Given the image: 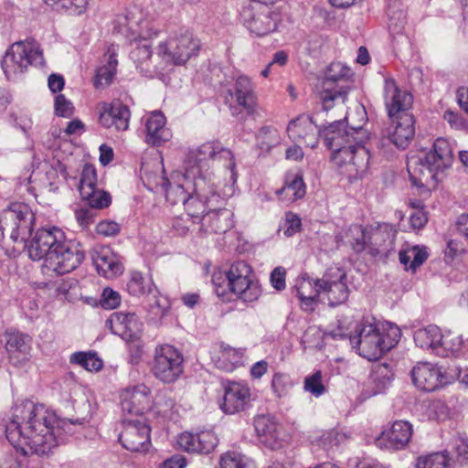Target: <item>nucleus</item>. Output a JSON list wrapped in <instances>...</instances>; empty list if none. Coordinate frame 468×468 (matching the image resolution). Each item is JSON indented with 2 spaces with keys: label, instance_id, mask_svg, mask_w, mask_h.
<instances>
[{
  "label": "nucleus",
  "instance_id": "f257e3e1",
  "mask_svg": "<svg viewBox=\"0 0 468 468\" xmlns=\"http://www.w3.org/2000/svg\"><path fill=\"white\" fill-rule=\"evenodd\" d=\"M67 425L68 422L59 420L44 404L26 399L12 408V415L5 424V437L25 455L45 456L64 441L63 431Z\"/></svg>",
  "mask_w": 468,
  "mask_h": 468
},
{
  "label": "nucleus",
  "instance_id": "f03ea898",
  "mask_svg": "<svg viewBox=\"0 0 468 468\" xmlns=\"http://www.w3.org/2000/svg\"><path fill=\"white\" fill-rule=\"evenodd\" d=\"M26 248L31 260H43V266L58 275L72 271L84 259L80 243L68 240L57 227L38 229Z\"/></svg>",
  "mask_w": 468,
  "mask_h": 468
},
{
  "label": "nucleus",
  "instance_id": "7ed1b4c3",
  "mask_svg": "<svg viewBox=\"0 0 468 468\" xmlns=\"http://www.w3.org/2000/svg\"><path fill=\"white\" fill-rule=\"evenodd\" d=\"M320 98L324 111L337 107L342 112H345V121L347 126L344 127L341 121H335L324 128L325 143L332 151V161L344 175L345 165L354 162L353 157L349 155H354L356 149V143L352 140V137H356V133H353L351 130L353 122L349 121V114L346 112L345 106L347 90H326L321 92Z\"/></svg>",
  "mask_w": 468,
  "mask_h": 468
},
{
  "label": "nucleus",
  "instance_id": "20e7f679",
  "mask_svg": "<svg viewBox=\"0 0 468 468\" xmlns=\"http://www.w3.org/2000/svg\"><path fill=\"white\" fill-rule=\"evenodd\" d=\"M452 161L450 142L444 138H438L429 151L410 155L407 169L412 184L424 186L441 180V175L452 166Z\"/></svg>",
  "mask_w": 468,
  "mask_h": 468
},
{
  "label": "nucleus",
  "instance_id": "39448f33",
  "mask_svg": "<svg viewBox=\"0 0 468 468\" xmlns=\"http://www.w3.org/2000/svg\"><path fill=\"white\" fill-rule=\"evenodd\" d=\"M189 168L187 171L194 170L196 176L206 175L207 182H215V176L208 170L209 167L224 168L225 188L231 191L238 177L236 171V162L232 152L225 148L218 142H207L193 149L187 155Z\"/></svg>",
  "mask_w": 468,
  "mask_h": 468
},
{
  "label": "nucleus",
  "instance_id": "423d86ee",
  "mask_svg": "<svg viewBox=\"0 0 468 468\" xmlns=\"http://www.w3.org/2000/svg\"><path fill=\"white\" fill-rule=\"evenodd\" d=\"M356 334L350 335V342L358 354L368 359L377 360L394 347L400 339V329L394 324H376L368 320L356 325Z\"/></svg>",
  "mask_w": 468,
  "mask_h": 468
},
{
  "label": "nucleus",
  "instance_id": "0eeeda50",
  "mask_svg": "<svg viewBox=\"0 0 468 468\" xmlns=\"http://www.w3.org/2000/svg\"><path fill=\"white\" fill-rule=\"evenodd\" d=\"M147 28L148 22L137 8L128 10L125 15L120 16L116 20L115 29L126 37H134L130 57L137 68L147 62L152 56L150 40L142 37Z\"/></svg>",
  "mask_w": 468,
  "mask_h": 468
},
{
  "label": "nucleus",
  "instance_id": "6e6552de",
  "mask_svg": "<svg viewBox=\"0 0 468 468\" xmlns=\"http://www.w3.org/2000/svg\"><path fill=\"white\" fill-rule=\"evenodd\" d=\"M44 58L39 45L34 39L15 42L2 59V69L8 80H15L31 65L41 66Z\"/></svg>",
  "mask_w": 468,
  "mask_h": 468
},
{
  "label": "nucleus",
  "instance_id": "1a4fd4ad",
  "mask_svg": "<svg viewBox=\"0 0 468 468\" xmlns=\"http://www.w3.org/2000/svg\"><path fill=\"white\" fill-rule=\"evenodd\" d=\"M35 214L24 203H13L0 214V232L8 233L14 242L26 243L35 226Z\"/></svg>",
  "mask_w": 468,
  "mask_h": 468
},
{
  "label": "nucleus",
  "instance_id": "9d476101",
  "mask_svg": "<svg viewBox=\"0 0 468 468\" xmlns=\"http://www.w3.org/2000/svg\"><path fill=\"white\" fill-rule=\"evenodd\" d=\"M230 291L245 303H254L261 295V286L255 278L251 267L245 261L233 262L226 272Z\"/></svg>",
  "mask_w": 468,
  "mask_h": 468
},
{
  "label": "nucleus",
  "instance_id": "9b49d317",
  "mask_svg": "<svg viewBox=\"0 0 468 468\" xmlns=\"http://www.w3.org/2000/svg\"><path fill=\"white\" fill-rule=\"evenodd\" d=\"M219 182H208L207 197H201L197 191L190 190L187 194L186 191L176 189L179 192V198H174V202H182L187 215L191 218H199L208 211L209 209H215L225 206L226 197L233 193V189L230 191L229 188L224 190L223 193H219L218 190Z\"/></svg>",
  "mask_w": 468,
  "mask_h": 468
},
{
  "label": "nucleus",
  "instance_id": "f8f14e48",
  "mask_svg": "<svg viewBox=\"0 0 468 468\" xmlns=\"http://www.w3.org/2000/svg\"><path fill=\"white\" fill-rule=\"evenodd\" d=\"M239 16L246 28L257 37L274 32L281 21L278 12L271 10L268 5L260 3H250L244 5Z\"/></svg>",
  "mask_w": 468,
  "mask_h": 468
},
{
  "label": "nucleus",
  "instance_id": "ddd939ff",
  "mask_svg": "<svg viewBox=\"0 0 468 468\" xmlns=\"http://www.w3.org/2000/svg\"><path fill=\"white\" fill-rule=\"evenodd\" d=\"M199 41L193 37L188 31L169 37L158 46L157 54L169 64H185L192 56H196L199 50Z\"/></svg>",
  "mask_w": 468,
  "mask_h": 468
},
{
  "label": "nucleus",
  "instance_id": "4468645a",
  "mask_svg": "<svg viewBox=\"0 0 468 468\" xmlns=\"http://www.w3.org/2000/svg\"><path fill=\"white\" fill-rule=\"evenodd\" d=\"M183 362L184 357L176 347L159 346L154 350L152 373L163 383H174L183 373Z\"/></svg>",
  "mask_w": 468,
  "mask_h": 468
},
{
  "label": "nucleus",
  "instance_id": "2eb2a0df",
  "mask_svg": "<svg viewBox=\"0 0 468 468\" xmlns=\"http://www.w3.org/2000/svg\"><path fill=\"white\" fill-rule=\"evenodd\" d=\"M358 114L360 115V123H351L352 133H356V137H352V140L354 143H356L355 154L350 155L353 157L354 162L351 165H346L344 170V176L349 180L362 179L367 176L369 169L370 154L364 145L368 140V134L362 128V123H364L366 118V111L363 107H358Z\"/></svg>",
  "mask_w": 468,
  "mask_h": 468
},
{
  "label": "nucleus",
  "instance_id": "dca6fc26",
  "mask_svg": "<svg viewBox=\"0 0 468 468\" xmlns=\"http://www.w3.org/2000/svg\"><path fill=\"white\" fill-rule=\"evenodd\" d=\"M151 429L142 417L134 420H125L119 441L128 451L133 452H145L151 446Z\"/></svg>",
  "mask_w": 468,
  "mask_h": 468
},
{
  "label": "nucleus",
  "instance_id": "f3484780",
  "mask_svg": "<svg viewBox=\"0 0 468 468\" xmlns=\"http://www.w3.org/2000/svg\"><path fill=\"white\" fill-rule=\"evenodd\" d=\"M225 99L233 115L238 114L240 110L252 113L256 97L250 80L247 76H239L232 87L228 89Z\"/></svg>",
  "mask_w": 468,
  "mask_h": 468
},
{
  "label": "nucleus",
  "instance_id": "a211bd4d",
  "mask_svg": "<svg viewBox=\"0 0 468 468\" xmlns=\"http://www.w3.org/2000/svg\"><path fill=\"white\" fill-rule=\"evenodd\" d=\"M112 334L131 343V347L136 348V356H141V342L139 341V324L133 313L115 312L106 321Z\"/></svg>",
  "mask_w": 468,
  "mask_h": 468
},
{
  "label": "nucleus",
  "instance_id": "6ab92c4d",
  "mask_svg": "<svg viewBox=\"0 0 468 468\" xmlns=\"http://www.w3.org/2000/svg\"><path fill=\"white\" fill-rule=\"evenodd\" d=\"M176 180L173 184L169 182L165 190L161 192L165 194L166 201L171 205L174 206L179 203L173 201V197L174 198H179V192L176 189L186 191L187 194L190 190L197 191L201 197H208L207 194L210 190L208 189L206 175L196 176L195 171L191 170L186 171L185 175H176Z\"/></svg>",
  "mask_w": 468,
  "mask_h": 468
},
{
  "label": "nucleus",
  "instance_id": "aec40b11",
  "mask_svg": "<svg viewBox=\"0 0 468 468\" xmlns=\"http://www.w3.org/2000/svg\"><path fill=\"white\" fill-rule=\"evenodd\" d=\"M79 191L91 207L103 208L111 203V196L97 188V172L91 165H85L82 168Z\"/></svg>",
  "mask_w": 468,
  "mask_h": 468
},
{
  "label": "nucleus",
  "instance_id": "412c9836",
  "mask_svg": "<svg viewBox=\"0 0 468 468\" xmlns=\"http://www.w3.org/2000/svg\"><path fill=\"white\" fill-rule=\"evenodd\" d=\"M384 101L388 119L412 114L410 112L413 103L412 95L407 90H400L394 80H385Z\"/></svg>",
  "mask_w": 468,
  "mask_h": 468
},
{
  "label": "nucleus",
  "instance_id": "4be33fe9",
  "mask_svg": "<svg viewBox=\"0 0 468 468\" xmlns=\"http://www.w3.org/2000/svg\"><path fill=\"white\" fill-rule=\"evenodd\" d=\"M224 397L221 410L228 414H235L247 409L250 402L251 391L244 382L227 381L223 383Z\"/></svg>",
  "mask_w": 468,
  "mask_h": 468
},
{
  "label": "nucleus",
  "instance_id": "5701e85b",
  "mask_svg": "<svg viewBox=\"0 0 468 468\" xmlns=\"http://www.w3.org/2000/svg\"><path fill=\"white\" fill-rule=\"evenodd\" d=\"M121 406L123 411L142 416L152 407L151 389L144 384L125 388L121 395Z\"/></svg>",
  "mask_w": 468,
  "mask_h": 468
},
{
  "label": "nucleus",
  "instance_id": "b1692460",
  "mask_svg": "<svg viewBox=\"0 0 468 468\" xmlns=\"http://www.w3.org/2000/svg\"><path fill=\"white\" fill-rule=\"evenodd\" d=\"M346 272L340 268L329 269L322 278V292L327 293L330 305L345 303L349 294Z\"/></svg>",
  "mask_w": 468,
  "mask_h": 468
},
{
  "label": "nucleus",
  "instance_id": "393cba45",
  "mask_svg": "<svg viewBox=\"0 0 468 468\" xmlns=\"http://www.w3.org/2000/svg\"><path fill=\"white\" fill-rule=\"evenodd\" d=\"M390 123L385 130V135L398 148L405 149L415 134V119L413 114L389 119Z\"/></svg>",
  "mask_w": 468,
  "mask_h": 468
},
{
  "label": "nucleus",
  "instance_id": "a878e982",
  "mask_svg": "<svg viewBox=\"0 0 468 468\" xmlns=\"http://www.w3.org/2000/svg\"><path fill=\"white\" fill-rule=\"evenodd\" d=\"M130 111L121 101L103 102L101 105L99 121L108 129L125 131L129 127Z\"/></svg>",
  "mask_w": 468,
  "mask_h": 468
},
{
  "label": "nucleus",
  "instance_id": "bb28decb",
  "mask_svg": "<svg viewBox=\"0 0 468 468\" xmlns=\"http://www.w3.org/2000/svg\"><path fill=\"white\" fill-rule=\"evenodd\" d=\"M289 138L298 144L314 148L318 144V130L309 116L301 115L287 126Z\"/></svg>",
  "mask_w": 468,
  "mask_h": 468
},
{
  "label": "nucleus",
  "instance_id": "cd10ccee",
  "mask_svg": "<svg viewBox=\"0 0 468 468\" xmlns=\"http://www.w3.org/2000/svg\"><path fill=\"white\" fill-rule=\"evenodd\" d=\"M211 359L218 369L232 372L245 364L247 360L246 349L236 348L221 343L215 347Z\"/></svg>",
  "mask_w": 468,
  "mask_h": 468
},
{
  "label": "nucleus",
  "instance_id": "c85d7f7f",
  "mask_svg": "<svg viewBox=\"0 0 468 468\" xmlns=\"http://www.w3.org/2000/svg\"><path fill=\"white\" fill-rule=\"evenodd\" d=\"M412 435L411 425L408 421H395L388 430L377 439L379 447L399 450L405 447Z\"/></svg>",
  "mask_w": 468,
  "mask_h": 468
},
{
  "label": "nucleus",
  "instance_id": "c756f323",
  "mask_svg": "<svg viewBox=\"0 0 468 468\" xmlns=\"http://www.w3.org/2000/svg\"><path fill=\"white\" fill-rule=\"evenodd\" d=\"M440 368L431 363H418L411 370L413 384L424 391H433L442 384Z\"/></svg>",
  "mask_w": 468,
  "mask_h": 468
},
{
  "label": "nucleus",
  "instance_id": "7c9ffc66",
  "mask_svg": "<svg viewBox=\"0 0 468 468\" xmlns=\"http://www.w3.org/2000/svg\"><path fill=\"white\" fill-rule=\"evenodd\" d=\"M224 207L209 209L203 215L200 222L205 231L220 234L226 233L233 227V213Z\"/></svg>",
  "mask_w": 468,
  "mask_h": 468
},
{
  "label": "nucleus",
  "instance_id": "2f4dec72",
  "mask_svg": "<svg viewBox=\"0 0 468 468\" xmlns=\"http://www.w3.org/2000/svg\"><path fill=\"white\" fill-rule=\"evenodd\" d=\"M91 258L98 272L106 278H112L122 272V265L108 247L94 249Z\"/></svg>",
  "mask_w": 468,
  "mask_h": 468
},
{
  "label": "nucleus",
  "instance_id": "473e14b6",
  "mask_svg": "<svg viewBox=\"0 0 468 468\" xmlns=\"http://www.w3.org/2000/svg\"><path fill=\"white\" fill-rule=\"evenodd\" d=\"M165 123V117L161 112H154L146 119L145 141L148 144L160 145L172 138V133Z\"/></svg>",
  "mask_w": 468,
  "mask_h": 468
},
{
  "label": "nucleus",
  "instance_id": "72a5a7b5",
  "mask_svg": "<svg viewBox=\"0 0 468 468\" xmlns=\"http://www.w3.org/2000/svg\"><path fill=\"white\" fill-rule=\"evenodd\" d=\"M254 427L261 441L271 449L280 447V424L274 417L260 415L254 420Z\"/></svg>",
  "mask_w": 468,
  "mask_h": 468
},
{
  "label": "nucleus",
  "instance_id": "f704fd0d",
  "mask_svg": "<svg viewBox=\"0 0 468 468\" xmlns=\"http://www.w3.org/2000/svg\"><path fill=\"white\" fill-rule=\"evenodd\" d=\"M322 279L313 280L306 276L297 279L295 289L301 301L302 308L313 310L316 298L322 293Z\"/></svg>",
  "mask_w": 468,
  "mask_h": 468
},
{
  "label": "nucleus",
  "instance_id": "c9c22d12",
  "mask_svg": "<svg viewBox=\"0 0 468 468\" xmlns=\"http://www.w3.org/2000/svg\"><path fill=\"white\" fill-rule=\"evenodd\" d=\"M142 180L144 185L151 191L162 192L169 183L168 179L165 176L163 164L159 161H154L153 164L143 163L142 165Z\"/></svg>",
  "mask_w": 468,
  "mask_h": 468
},
{
  "label": "nucleus",
  "instance_id": "e433bc0d",
  "mask_svg": "<svg viewBox=\"0 0 468 468\" xmlns=\"http://www.w3.org/2000/svg\"><path fill=\"white\" fill-rule=\"evenodd\" d=\"M441 340V330L437 325L431 324L427 327L420 328L414 333L416 346L437 356Z\"/></svg>",
  "mask_w": 468,
  "mask_h": 468
},
{
  "label": "nucleus",
  "instance_id": "4c0bfd02",
  "mask_svg": "<svg viewBox=\"0 0 468 468\" xmlns=\"http://www.w3.org/2000/svg\"><path fill=\"white\" fill-rule=\"evenodd\" d=\"M305 185L301 175H292L287 176L283 187L277 191L279 196L287 202H292L304 197Z\"/></svg>",
  "mask_w": 468,
  "mask_h": 468
},
{
  "label": "nucleus",
  "instance_id": "58836bf2",
  "mask_svg": "<svg viewBox=\"0 0 468 468\" xmlns=\"http://www.w3.org/2000/svg\"><path fill=\"white\" fill-rule=\"evenodd\" d=\"M5 349L10 359L16 353L26 356L30 349V339L28 335L17 331H10L5 334Z\"/></svg>",
  "mask_w": 468,
  "mask_h": 468
},
{
  "label": "nucleus",
  "instance_id": "ea45409f",
  "mask_svg": "<svg viewBox=\"0 0 468 468\" xmlns=\"http://www.w3.org/2000/svg\"><path fill=\"white\" fill-rule=\"evenodd\" d=\"M118 60L114 53L105 56V62L99 67L96 72L94 84L96 87H104L112 83L116 74Z\"/></svg>",
  "mask_w": 468,
  "mask_h": 468
},
{
  "label": "nucleus",
  "instance_id": "a19ab883",
  "mask_svg": "<svg viewBox=\"0 0 468 468\" xmlns=\"http://www.w3.org/2000/svg\"><path fill=\"white\" fill-rule=\"evenodd\" d=\"M154 285L150 278H144L141 272L134 271L127 283L129 292L134 296L150 295L154 291Z\"/></svg>",
  "mask_w": 468,
  "mask_h": 468
},
{
  "label": "nucleus",
  "instance_id": "79ce46f5",
  "mask_svg": "<svg viewBox=\"0 0 468 468\" xmlns=\"http://www.w3.org/2000/svg\"><path fill=\"white\" fill-rule=\"evenodd\" d=\"M462 345L463 339L461 335L452 331H448L444 334L441 332L438 356H448L452 355L461 349Z\"/></svg>",
  "mask_w": 468,
  "mask_h": 468
},
{
  "label": "nucleus",
  "instance_id": "37998d69",
  "mask_svg": "<svg viewBox=\"0 0 468 468\" xmlns=\"http://www.w3.org/2000/svg\"><path fill=\"white\" fill-rule=\"evenodd\" d=\"M343 239H346L343 241L348 243L356 252L362 251L367 242L366 231L360 225L350 226Z\"/></svg>",
  "mask_w": 468,
  "mask_h": 468
},
{
  "label": "nucleus",
  "instance_id": "c03bdc74",
  "mask_svg": "<svg viewBox=\"0 0 468 468\" xmlns=\"http://www.w3.org/2000/svg\"><path fill=\"white\" fill-rule=\"evenodd\" d=\"M69 361L88 371H99L102 367V361L93 353L76 352L71 355Z\"/></svg>",
  "mask_w": 468,
  "mask_h": 468
},
{
  "label": "nucleus",
  "instance_id": "a18cd8bd",
  "mask_svg": "<svg viewBox=\"0 0 468 468\" xmlns=\"http://www.w3.org/2000/svg\"><path fill=\"white\" fill-rule=\"evenodd\" d=\"M449 457L443 452L420 457L416 463V468H449Z\"/></svg>",
  "mask_w": 468,
  "mask_h": 468
},
{
  "label": "nucleus",
  "instance_id": "49530a36",
  "mask_svg": "<svg viewBox=\"0 0 468 468\" xmlns=\"http://www.w3.org/2000/svg\"><path fill=\"white\" fill-rule=\"evenodd\" d=\"M196 452L208 453L218 444V438L213 431H203L196 433Z\"/></svg>",
  "mask_w": 468,
  "mask_h": 468
},
{
  "label": "nucleus",
  "instance_id": "de8ad7c7",
  "mask_svg": "<svg viewBox=\"0 0 468 468\" xmlns=\"http://www.w3.org/2000/svg\"><path fill=\"white\" fill-rule=\"evenodd\" d=\"M303 388L313 396L318 398L322 396L326 388L323 382V374L320 370L315 371L304 378Z\"/></svg>",
  "mask_w": 468,
  "mask_h": 468
},
{
  "label": "nucleus",
  "instance_id": "09e8293b",
  "mask_svg": "<svg viewBox=\"0 0 468 468\" xmlns=\"http://www.w3.org/2000/svg\"><path fill=\"white\" fill-rule=\"evenodd\" d=\"M257 138L260 147L266 151L280 144V136L277 130L271 127L261 128Z\"/></svg>",
  "mask_w": 468,
  "mask_h": 468
},
{
  "label": "nucleus",
  "instance_id": "8fccbe9b",
  "mask_svg": "<svg viewBox=\"0 0 468 468\" xmlns=\"http://www.w3.org/2000/svg\"><path fill=\"white\" fill-rule=\"evenodd\" d=\"M147 297L149 305L154 314L157 316L165 315L170 307L168 299L165 296L161 295L155 287L154 292L147 295Z\"/></svg>",
  "mask_w": 468,
  "mask_h": 468
},
{
  "label": "nucleus",
  "instance_id": "3c124183",
  "mask_svg": "<svg viewBox=\"0 0 468 468\" xmlns=\"http://www.w3.org/2000/svg\"><path fill=\"white\" fill-rule=\"evenodd\" d=\"M292 386L291 378L286 374L276 373L272 378L271 388L280 398L286 396Z\"/></svg>",
  "mask_w": 468,
  "mask_h": 468
},
{
  "label": "nucleus",
  "instance_id": "603ef678",
  "mask_svg": "<svg viewBox=\"0 0 468 468\" xmlns=\"http://www.w3.org/2000/svg\"><path fill=\"white\" fill-rule=\"evenodd\" d=\"M371 378L379 386V389H382L390 383L392 373L388 365H378L372 371Z\"/></svg>",
  "mask_w": 468,
  "mask_h": 468
},
{
  "label": "nucleus",
  "instance_id": "864d4df0",
  "mask_svg": "<svg viewBox=\"0 0 468 468\" xmlns=\"http://www.w3.org/2000/svg\"><path fill=\"white\" fill-rule=\"evenodd\" d=\"M220 468H245L246 462L242 454L237 452H228L221 455Z\"/></svg>",
  "mask_w": 468,
  "mask_h": 468
},
{
  "label": "nucleus",
  "instance_id": "5fc2aeb1",
  "mask_svg": "<svg viewBox=\"0 0 468 468\" xmlns=\"http://www.w3.org/2000/svg\"><path fill=\"white\" fill-rule=\"evenodd\" d=\"M121 295L111 288H105L102 291L100 304L106 310H112L119 306Z\"/></svg>",
  "mask_w": 468,
  "mask_h": 468
},
{
  "label": "nucleus",
  "instance_id": "6e6d98bb",
  "mask_svg": "<svg viewBox=\"0 0 468 468\" xmlns=\"http://www.w3.org/2000/svg\"><path fill=\"white\" fill-rule=\"evenodd\" d=\"M349 73V69L339 62L332 63L326 72V80L328 82H335L346 78Z\"/></svg>",
  "mask_w": 468,
  "mask_h": 468
},
{
  "label": "nucleus",
  "instance_id": "4d7b16f0",
  "mask_svg": "<svg viewBox=\"0 0 468 468\" xmlns=\"http://www.w3.org/2000/svg\"><path fill=\"white\" fill-rule=\"evenodd\" d=\"M74 107L72 103L60 94L55 98V112L58 116L70 117L73 114Z\"/></svg>",
  "mask_w": 468,
  "mask_h": 468
},
{
  "label": "nucleus",
  "instance_id": "13d9d810",
  "mask_svg": "<svg viewBox=\"0 0 468 468\" xmlns=\"http://www.w3.org/2000/svg\"><path fill=\"white\" fill-rule=\"evenodd\" d=\"M89 0H62L60 6L69 15H80L88 7Z\"/></svg>",
  "mask_w": 468,
  "mask_h": 468
},
{
  "label": "nucleus",
  "instance_id": "bf43d9fd",
  "mask_svg": "<svg viewBox=\"0 0 468 468\" xmlns=\"http://www.w3.org/2000/svg\"><path fill=\"white\" fill-rule=\"evenodd\" d=\"M302 223L301 218L292 213L288 212L285 214L284 218V235L287 237L293 236L296 232H298L301 229Z\"/></svg>",
  "mask_w": 468,
  "mask_h": 468
},
{
  "label": "nucleus",
  "instance_id": "052dcab7",
  "mask_svg": "<svg viewBox=\"0 0 468 468\" xmlns=\"http://www.w3.org/2000/svg\"><path fill=\"white\" fill-rule=\"evenodd\" d=\"M348 436L343 431L332 430L322 436V443L324 446H336L344 442Z\"/></svg>",
  "mask_w": 468,
  "mask_h": 468
},
{
  "label": "nucleus",
  "instance_id": "680f3d73",
  "mask_svg": "<svg viewBox=\"0 0 468 468\" xmlns=\"http://www.w3.org/2000/svg\"><path fill=\"white\" fill-rule=\"evenodd\" d=\"M411 205L412 207H416L417 209L410 216V227L413 229H420L428 221L427 214L422 209L419 208L420 202H418V205L415 203H412Z\"/></svg>",
  "mask_w": 468,
  "mask_h": 468
},
{
  "label": "nucleus",
  "instance_id": "e2e57ef3",
  "mask_svg": "<svg viewBox=\"0 0 468 468\" xmlns=\"http://www.w3.org/2000/svg\"><path fill=\"white\" fill-rule=\"evenodd\" d=\"M121 230L120 225L115 221L103 220L96 226V231L98 234L104 237L116 236Z\"/></svg>",
  "mask_w": 468,
  "mask_h": 468
},
{
  "label": "nucleus",
  "instance_id": "0e129e2a",
  "mask_svg": "<svg viewBox=\"0 0 468 468\" xmlns=\"http://www.w3.org/2000/svg\"><path fill=\"white\" fill-rule=\"evenodd\" d=\"M406 24V16L402 11L389 15L388 29L391 34H402Z\"/></svg>",
  "mask_w": 468,
  "mask_h": 468
},
{
  "label": "nucleus",
  "instance_id": "69168bd1",
  "mask_svg": "<svg viewBox=\"0 0 468 468\" xmlns=\"http://www.w3.org/2000/svg\"><path fill=\"white\" fill-rule=\"evenodd\" d=\"M410 254L412 257V261L409 269L412 271H415L418 267H420L428 258V252L426 248H420L418 246L412 247L410 249Z\"/></svg>",
  "mask_w": 468,
  "mask_h": 468
},
{
  "label": "nucleus",
  "instance_id": "338daca9",
  "mask_svg": "<svg viewBox=\"0 0 468 468\" xmlns=\"http://www.w3.org/2000/svg\"><path fill=\"white\" fill-rule=\"evenodd\" d=\"M93 207L80 208L75 211V218L82 229H87L94 221L95 214L92 210Z\"/></svg>",
  "mask_w": 468,
  "mask_h": 468
},
{
  "label": "nucleus",
  "instance_id": "774afa93",
  "mask_svg": "<svg viewBox=\"0 0 468 468\" xmlns=\"http://www.w3.org/2000/svg\"><path fill=\"white\" fill-rule=\"evenodd\" d=\"M196 434L191 432H183L177 437V445L186 452H196Z\"/></svg>",
  "mask_w": 468,
  "mask_h": 468
}]
</instances>
